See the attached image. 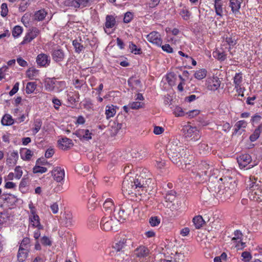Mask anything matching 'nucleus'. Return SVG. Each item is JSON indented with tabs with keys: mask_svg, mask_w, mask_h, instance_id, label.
Here are the masks:
<instances>
[{
	"mask_svg": "<svg viewBox=\"0 0 262 262\" xmlns=\"http://www.w3.org/2000/svg\"><path fill=\"white\" fill-rule=\"evenodd\" d=\"M150 179H146L140 174H137L135 178L125 179L122 182V191L124 195L130 194H137L140 189L146 188L148 185L147 183Z\"/></svg>",
	"mask_w": 262,
	"mask_h": 262,
	"instance_id": "f257e3e1",
	"label": "nucleus"
},
{
	"mask_svg": "<svg viewBox=\"0 0 262 262\" xmlns=\"http://www.w3.org/2000/svg\"><path fill=\"white\" fill-rule=\"evenodd\" d=\"M187 149L182 145L180 142L176 139L173 140L167 145V152L170 160L176 164L184 161L186 156Z\"/></svg>",
	"mask_w": 262,
	"mask_h": 262,
	"instance_id": "f03ea898",
	"label": "nucleus"
},
{
	"mask_svg": "<svg viewBox=\"0 0 262 262\" xmlns=\"http://www.w3.org/2000/svg\"><path fill=\"white\" fill-rule=\"evenodd\" d=\"M249 188V197L250 200L262 201V184L260 181L249 180L247 184Z\"/></svg>",
	"mask_w": 262,
	"mask_h": 262,
	"instance_id": "7ed1b4c3",
	"label": "nucleus"
},
{
	"mask_svg": "<svg viewBox=\"0 0 262 262\" xmlns=\"http://www.w3.org/2000/svg\"><path fill=\"white\" fill-rule=\"evenodd\" d=\"M134 247V242L133 240L125 237L121 238L119 242L116 243L113 248L117 252H125Z\"/></svg>",
	"mask_w": 262,
	"mask_h": 262,
	"instance_id": "20e7f679",
	"label": "nucleus"
},
{
	"mask_svg": "<svg viewBox=\"0 0 262 262\" xmlns=\"http://www.w3.org/2000/svg\"><path fill=\"white\" fill-rule=\"evenodd\" d=\"M118 223V220L112 216H104L100 222V226L103 230L109 231L117 230Z\"/></svg>",
	"mask_w": 262,
	"mask_h": 262,
	"instance_id": "39448f33",
	"label": "nucleus"
},
{
	"mask_svg": "<svg viewBox=\"0 0 262 262\" xmlns=\"http://www.w3.org/2000/svg\"><path fill=\"white\" fill-rule=\"evenodd\" d=\"M183 132L184 136L187 139L196 141L200 137L199 130L196 127H193L190 125L185 126L183 128Z\"/></svg>",
	"mask_w": 262,
	"mask_h": 262,
	"instance_id": "423d86ee",
	"label": "nucleus"
},
{
	"mask_svg": "<svg viewBox=\"0 0 262 262\" xmlns=\"http://www.w3.org/2000/svg\"><path fill=\"white\" fill-rule=\"evenodd\" d=\"M240 168L242 169L248 166L247 169L253 167L256 164H252L251 157L248 154H242L236 158Z\"/></svg>",
	"mask_w": 262,
	"mask_h": 262,
	"instance_id": "0eeeda50",
	"label": "nucleus"
},
{
	"mask_svg": "<svg viewBox=\"0 0 262 262\" xmlns=\"http://www.w3.org/2000/svg\"><path fill=\"white\" fill-rule=\"evenodd\" d=\"M59 222L61 226L68 228L72 227L75 222L73 215L70 211L61 213Z\"/></svg>",
	"mask_w": 262,
	"mask_h": 262,
	"instance_id": "6e6552de",
	"label": "nucleus"
},
{
	"mask_svg": "<svg viewBox=\"0 0 262 262\" xmlns=\"http://www.w3.org/2000/svg\"><path fill=\"white\" fill-rule=\"evenodd\" d=\"M132 210V207H130L129 210H127L126 212L120 206L116 207L113 212L114 217L119 222H123L127 217L128 214Z\"/></svg>",
	"mask_w": 262,
	"mask_h": 262,
	"instance_id": "1a4fd4ad",
	"label": "nucleus"
},
{
	"mask_svg": "<svg viewBox=\"0 0 262 262\" xmlns=\"http://www.w3.org/2000/svg\"><path fill=\"white\" fill-rule=\"evenodd\" d=\"M146 39L150 42L156 45L158 47H161L162 43V39L160 33L156 31L150 32L146 36Z\"/></svg>",
	"mask_w": 262,
	"mask_h": 262,
	"instance_id": "9d476101",
	"label": "nucleus"
},
{
	"mask_svg": "<svg viewBox=\"0 0 262 262\" xmlns=\"http://www.w3.org/2000/svg\"><path fill=\"white\" fill-rule=\"evenodd\" d=\"M51 55L53 60L57 63L62 61L66 56L64 51L59 47L54 49Z\"/></svg>",
	"mask_w": 262,
	"mask_h": 262,
	"instance_id": "9b49d317",
	"label": "nucleus"
},
{
	"mask_svg": "<svg viewBox=\"0 0 262 262\" xmlns=\"http://www.w3.org/2000/svg\"><path fill=\"white\" fill-rule=\"evenodd\" d=\"M36 61L39 66L47 67L50 63L51 58L48 55L44 53H40L37 55Z\"/></svg>",
	"mask_w": 262,
	"mask_h": 262,
	"instance_id": "f8f14e48",
	"label": "nucleus"
},
{
	"mask_svg": "<svg viewBox=\"0 0 262 262\" xmlns=\"http://www.w3.org/2000/svg\"><path fill=\"white\" fill-rule=\"evenodd\" d=\"M234 236L232 237V241L235 244V247L238 249H242L245 247V243L242 242L243 234L239 230L234 232Z\"/></svg>",
	"mask_w": 262,
	"mask_h": 262,
	"instance_id": "ddd939ff",
	"label": "nucleus"
},
{
	"mask_svg": "<svg viewBox=\"0 0 262 262\" xmlns=\"http://www.w3.org/2000/svg\"><path fill=\"white\" fill-rule=\"evenodd\" d=\"M39 33V30L37 28H33L25 35L23 40L21 42V45H24L31 42L33 39L36 37Z\"/></svg>",
	"mask_w": 262,
	"mask_h": 262,
	"instance_id": "4468645a",
	"label": "nucleus"
},
{
	"mask_svg": "<svg viewBox=\"0 0 262 262\" xmlns=\"http://www.w3.org/2000/svg\"><path fill=\"white\" fill-rule=\"evenodd\" d=\"M52 174L54 177V179L57 182H61L64 178V171L61 167H55L52 171Z\"/></svg>",
	"mask_w": 262,
	"mask_h": 262,
	"instance_id": "2eb2a0df",
	"label": "nucleus"
},
{
	"mask_svg": "<svg viewBox=\"0 0 262 262\" xmlns=\"http://www.w3.org/2000/svg\"><path fill=\"white\" fill-rule=\"evenodd\" d=\"M75 134L80 139L89 140L92 139V133L89 129H79L76 131Z\"/></svg>",
	"mask_w": 262,
	"mask_h": 262,
	"instance_id": "dca6fc26",
	"label": "nucleus"
},
{
	"mask_svg": "<svg viewBox=\"0 0 262 262\" xmlns=\"http://www.w3.org/2000/svg\"><path fill=\"white\" fill-rule=\"evenodd\" d=\"M58 142L59 147L62 150H67L73 145L72 140L67 137L59 140Z\"/></svg>",
	"mask_w": 262,
	"mask_h": 262,
	"instance_id": "f3484780",
	"label": "nucleus"
},
{
	"mask_svg": "<svg viewBox=\"0 0 262 262\" xmlns=\"http://www.w3.org/2000/svg\"><path fill=\"white\" fill-rule=\"evenodd\" d=\"M115 18L113 15H107L105 18V28L104 31L105 33L110 34L107 29L113 28L116 25Z\"/></svg>",
	"mask_w": 262,
	"mask_h": 262,
	"instance_id": "a211bd4d",
	"label": "nucleus"
},
{
	"mask_svg": "<svg viewBox=\"0 0 262 262\" xmlns=\"http://www.w3.org/2000/svg\"><path fill=\"white\" fill-rule=\"evenodd\" d=\"M30 250L26 248H23L21 247H19L17 254V260L19 262H24L28 257Z\"/></svg>",
	"mask_w": 262,
	"mask_h": 262,
	"instance_id": "6ab92c4d",
	"label": "nucleus"
},
{
	"mask_svg": "<svg viewBox=\"0 0 262 262\" xmlns=\"http://www.w3.org/2000/svg\"><path fill=\"white\" fill-rule=\"evenodd\" d=\"M56 78H47L45 80V88L48 92H54Z\"/></svg>",
	"mask_w": 262,
	"mask_h": 262,
	"instance_id": "aec40b11",
	"label": "nucleus"
},
{
	"mask_svg": "<svg viewBox=\"0 0 262 262\" xmlns=\"http://www.w3.org/2000/svg\"><path fill=\"white\" fill-rule=\"evenodd\" d=\"M79 99V94L78 92H70L67 94V100L71 105H74Z\"/></svg>",
	"mask_w": 262,
	"mask_h": 262,
	"instance_id": "412c9836",
	"label": "nucleus"
},
{
	"mask_svg": "<svg viewBox=\"0 0 262 262\" xmlns=\"http://www.w3.org/2000/svg\"><path fill=\"white\" fill-rule=\"evenodd\" d=\"M29 220L30 224L33 227H36L38 228V229L42 228V226L41 225L39 222V217L36 213L30 215Z\"/></svg>",
	"mask_w": 262,
	"mask_h": 262,
	"instance_id": "4be33fe9",
	"label": "nucleus"
},
{
	"mask_svg": "<svg viewBox=\"0 0 262 262\" xmlns=\"http://www.w3.org/2000/svg\"><path fill=\"white\" fill-rule=\"evenodd\" d=\"M114 203L111 199H107L103 204V208L105 211L112 213V210L115 208Z\"/></svg>",
	"mask_w": 262,
	"mask_h": 262,
	"instance_id": "5701e85b",
	"label": "nucleus"
},
{
	"mask_svg": "<svg viewBox=\"0 0 262 262\" xmlns=\"http://www.w3.org/2000/svg\"><path fill=\"white\" fill-rule=\"evenodd\" d=\"M128 84L132 89H138L141 88L142 84L140 79H136L135 77H130L128 80Z\"/></svg>",
	"mask_w": 262,
	"mask_h": 262,
	"instance_id": "b1692460",
	"label": "nucleus"
},
{
	"mask_svg": "<svg viewBox=\"0 0 262 262\" xmlns=\"http://www.w3.org/2000/svg\"><path fill=\"white\" fill-rule=\"evenodd\" d=\"M241 5V2L239 0H230L229 6L232 12L235 14L239 13Z\"/></svg>",
	"mask_w": 262,
	"mask_h": 262,
	"instance_id": "393cba45",
	"label": "nucleus"
},
{
	"mask_svg": "<svg viewBox=\"0 0 262 262\" xmlns=\"http://www.w3.org/2000/svg\"><path fill=\"white\" fill-rule=\"evenodd\" d=\"M93 1L94 0H73L72 3L75 7H82L83 8L90 6Z\"/></svg>",
	"mask_w": 262,
	"mask_h": 262,
	"instance_id": "a878e982",
	"label": "nucleus"
},
{
	"mask_svg": "<svg viewBox=\"0 0 262 262\" xmlns=\"http://www.w3.org/2000/svg\"><path fill=\"white\" fill-rule=\"evenodd\" d=\"M220 84L221 81L217 77H213L211 80V81L210 82L208 86V88L210 90L214 91L220 86Z\"/></svg>",
	"mask_w": 262,
	"mask_h": 262,
	"instance_id": "bb28decb",
	"label": "nucleus"
},
{
	"mask_svg": "<svg viewBox=\"0 0 262 262\" xmlns=\"http://www.w3.org/2000/svg\"><path fill=\"white\" fill-rule=\"evenodd\" d=\"M200 166L203 170H204V173L206 175L209 172V170L210 172L211 171L213 168V164L209 161H203L201 162Z\"/></svg>",
	"mask_w": 262,
	"mask_h": 262,
	"instance_id": "cd10ccee",
	"label": "nucleus"
},
{
	"mask_svg": "<svg viewBox=\"0 0 262 262\" xmlns=\"http://www.w3.org/2000/svg\"><path fill=\"white\" fill-rule=\"evenodd\" d=\"M21 158L23 160L29 161L33 156L32 151L29 149H23L20 151Z\"/></svg>",
	"mask_w": 262,
	"mask_h": 262,
	"instance_id": "c85d7f7f",
	"label": "nucleus"
},
{
	"mask_svg": "<svg viewBox=\"0 0 262 262\" xmlns=\"http://www.w3.org/2000/svg\"><path fill=\"white\" fill-rule=\"evenodd\" d=\"M148 252L149 251L147 248L144 246H140L136 249L135 254L138 257H143L146 256L148 254Z\"/></svg>",
	"mask_w": 262,
	"mask_h": 262,
	"instance_id": "c756f323",
	"label": "nucleus"
},
{
	"mask_svg": "<svg viewBox=\"0 0 262 262\" xmlns=\"http://www.w3.org/2000/svg\"><path fill=\"white\" fill-rule=\"evenodd\" d=\"M116 107L113 105H107L105 108V115L107 119L113 117L116 113Z\"/></svg>",
	"mask_w": 262,
	"mask_h": 262,
	"instance_id": "7c9ffc66",
	"label": "nucleus"
},
{
	"mask_svg": "<svg viewBox=\"0 0 262 262\" xmlns=\"http://www.w3.org/2000/svg\"><path fill=\"white\" fill-rule=\"evenodd\" d=\"M214 9L216 14L222 17L223 16V3L221 0H215Z\"/></svg>",
	"mask_w": 262,
	"mask_h": 262,
	"instance_id": "2f4dec72",
	"label": "nucleus"
},
{
	"mask_svg": "<svg viewBox=\"0 0 262 262\" xmlns=\"http://www.w3.org/2000/svg\"><path fill=\"white\" fill-rule=\"evenodd\" d=\"M1 123L3 125L9 126L14 123V120L10 115L7 114L3 117Z\"/></svg>",
	"mask_w": 262,
	"mask_h": 262,
	"instance_id": "473e14b6",
	"label": "nucleus"
},
{
	"mask_svg": "<svg viewBox=\"0 0 262 262\" xmlns=\"http://www.w3.org/2000/svg\"><path fill=\"white\" fill-rule=\"evenodd\" d=\"M262 132V124L259 125L256 128L253 133L250 135L249 139L251 142L255 141L259 137L260 134Z\"/></svg>",
	"mask_w": 262,
	"mask_h": 262,
	"instance_id": "72a5a7b5",
	"label": "nucleus"
},
{
	"mask_svg": "<svg viewBox=\"0 0 262 262\" xmlns=\"http://www.w3.org/2000/svg\"><path fill=\"white\" fill-rule=\"evenodd\" d=\"M213 56L220 61H224L226 59V54L224 51L216 50L213 52Z\"/></svg>",
	"mask_w": 262,
	"mask_h": 262,
	"instance_id": "f704fd0d",
	"label": "nucleus"
},
{
	"mask_svg": "<svg viewBox=\"0 0 262 262\" xmlns=\"http://www.w3.org/2000/svg\"><path fill=\"white\" fill-rule=\"evenodd\" d=\"M243 82V74L241 72L236 73L233 77V83L234 84V88L242 86V83Z\"/></svg>",
	"mask_w": 262,
	"mask_h": 262,
	"instance_id": "c9c22d12",
	"label": "nucleus"
},
{
	"mask_svg": "<svg viewBox=\"0 0 262 262\" xmlns=\"http://www.w3.org/2000/svg\"><path fill=\"white\" fill-rule=\"evenodd\" d=\"M66 87L67 84L64 81L56 80L54 92L59 93L64 90Z\"/></svg>",
	"mask_w": 262,
	"mask_h": 262,
	"instance_id": "e433bc0d",
	"label": "nucleus"
},
{
	"mask_svg": "<svg viewBox=\"0 0 262 262\" xmlns=\"http://www.w3.org/2000/svg\"><path fill=\"white\" fill-rule=\"evenodd\" d=\"M193 224L196 229H200L204 223V221L201 215L195 216L193 219Z\"/></svg>",
	"mask_w": 262,
	"mask_h": 262,
	"instance_id": "4c0bfd02",
	"label": "nucleus"
},
{
	"mask_svg": "<svg viewBox=\"0 0 262 262\" xmlns=\"http://www.w3.org/2000/svg\"><path fill=\"white\" fill-rule=\"evenodd\" d=\"M47 13L43 9L40 10L35 13V18L38 21L42 20L46 16Z\"/></svg>",
	"mask_w": 262,
	"mask_h": 262,
	"instance_id": "58836bf2",
	"label": "nucleus"
},
{
	"mask_svg": "<svg viewBox=\"0 0 262 262\" xmlns=\"http://www.w3.org/2000/svg\"><path fill=\"white\" fill-rule=\"evenodd\" d=\"M206 73L207 72L205 69H200L199 70L195 72L194 76L196 79L198 80H201L206 77Z\"/></svg>",
	"mask_w": 262,
	"mask_h": 262,
	"instance_id": "ea45409f",
	"label": "nucleus"
},
{
	"mask_svg": "<svg viewBox=\"0 0 262 262\" xmlns=\"http://www.w3.org/2000/svg\"><path fill=\"white\" fill-rule=\"evenodd\" d=\"M73 45L75 48V52L79 53L84 49L83 45L81 44L78 40H74L73 41Z\"/></svg>",
	"mask_w": 262,
	"mask_h": 262,
	"instance_id": "a19ab883",
	"label": "nucleus"
},
{
	"mask_svg": "<svg viewBox=\"0 0 262 262\" xmlns=\"http://www.w3.org/2000/svg\"><path fill=\"white\" fill-rule=\"evenodd\" d=\"M31 246L30 239L28 237H25L21 241L19 247H21L23 248H26L30 250Z\"/></svg>",
	"mask_w": 262,
	"mask_h": 262,
	"instance_id": "79ce46f5",
	"label": "nucleus"
},
{
	"mask_svg": "<svg viewBox=\"0 0 262 262\" xmlns=\"http://www.w3.org/2000/svg\"><path fill=\"white\" fill-rule=\"evenodd\" d=\"M18 155L17 151H13L11 153L10 157L7 159V162L10 164H15L18 159Z\"/></svg>",
	"mask_w": 262,
	"mask_h": 262,
	"instance_id": "37998d69",
	"label": "nucleus"
},
{
	"mask_svg": "<svg viewBox=\"0 0 262 262\" xmlns=\"http://www.w3.org/2000/svg\"><path fill=\"white\" fill-rule=\"evenodd\" d=\"M36 84L34 82H28L26 85V91L28 94L32 93L36 88Z\"/></svg>",
	"mask_w": 262,
	"mask_h": 262,
	"instance_id": "c03bdc74",
	"label": "nucleus"
},
{
	"mask_svg": "<svg viewBox=\"0 0 262 262\" xmlns=\"http://www.w3.org/2000/svg\"><path fill=\"white\" fill-rule=\"evenodd\" d=\"M23 31V29L21 27L19 26H15L12 32V36L14 38H17L19 37L22 33Z\"/></svg>",
	"mask_w": 262,
	"mask_h": 262,
	"instance_id": "a18cd8bd",
	"label": "nucleus"
},
{
	"mask_svg": "<svg viewBox=\"0 0 262 262\" xmlns=\"http://www.w3.org/2000/svg\"><path fill=\"white\" fill-rule=\"evenodd\" d=\"M247 125V123L245 120H240L237 122L235 125V132L237 133L239 130L245 128Z\"/></svg>",
	"mask_w": 262,
	"mask_h": 262,
	"instance_id": "49530a36",
	"label": "nucleus"
},
{
	"mask_svg": "<svg viewBox=\"0 0 262 262\" xmlns=\"http://www.w3.org/2000/svg\"><path fill=\"white\" fill-rule=\"evenodd\" d=\"M129 48L131 52L135 54H140L141 53V49L138 48L133 42H129Z\"/></svg>",
	"mask_w": 262,
	"mask_h": 262,
	"instance_id": "de8ad7c7",
	"label": "nucleus"
},
{
	"mask_svg": "<svg viewBox=\"0 0 262 262\" xmlns=\"http://www.w3.org/2000/svg\"><path fill=\"white\" fill-rule=\"evenodd\" d=\"M176 192L174 190H170L167 192L165 199L167 202H172L175 199Z\"/></svg>",
	"mask_w": 262,
	"mask_h": 262,
	"instance_id": "09e8293b",
	"label": "nucleus"
},
{
	"mask_svg": "<svg viewBox=\"0 0 262 262\" xmlns=\"http://www.w3.org/2000/svg\"><path fill=\"white\" fill-rule=\"evenodd\" d=\"M242 261L244 262H250L252 259V255L249 252L244 251L241 254Z\"/></svg>",
	"mask_w": 262,
	"mask_h": 262,
	"instance_id": "8fccbe9b",
	"label": "nucleus"
},
{
	"mask_svg": "<svg viewBox=\"0 0 262 262\" xmlns=\"http://www.w3.org/2000/svg\"><path fill=\"white\" fill-rule=\"evenodd\" d=\"M225 40L230 46H233L236 43V39L235 36L232 37L230 35L226 36Z\"/></svg>",
	"mask_w": 262,
	"mask_h": 262,
	"instance_id": "3c124183",
	"label": "nucleus"
},
{
	"mask_svg": "<svg viewBox=\"0 0 262 262\" xmlns=\"http://www.w3.org/2000/svg\"><path fill=\"white\" fill-rule=\"evenodd\" d=\"M180 14L184 20H188L190 16V12L186 9H182L180 12Z\"/></svg>",
	"mask_w": 262,
	"mask_h": 262,
	"instance_id": "603ef678",
	"label": "nucleus"
},
{
	"mask_svg": "<svg viewBox=\"0 0 262 262\" xmlns=\"http://www.w3.org/2000/svg\"><path fill=\"white\" fill-rule=\"evenodd\" d=\"M149 223L152 227L157 226L160 223V220L157 216H152L149 219Z\"/></svg>",
	"mask_w": 262,
	"mask_h": 262,
	"instance_id": "864d4df0",
	"label": "nucleus"
},
{
	"mask_svg": "<svg viewBox=\"0 0 262 262\" xmlns=\"http://www.w3.org/2000/svg\"><path fill=\"white\" fill-rule=\"evenodd\" d=\"M47 171V168L45 167H41L40 166L36 165L33 168V172L35 173H43L46 172Z\"/></svg>",
	"mask_w": 262,
	"mask_h": 262,
	"instance_id": "5fc2aeb1",
	"label": "nucleus"
},
{
	"mask_svg": "<svg viewBox=\"0 0 262 262\" xmlns=\"http://www.w3.org/2000/svg\"><path fill=\"white\" fill-rule=\"evenodd\" d=\"M142 105L143 103L140 102H133L128 104L129 108L133 110L141 108L142 107Z\"/></svg>",
	"mask_w": 262,
	"mask_h": 262,
	"instance_id": "6e6d98bb",
	"label": "nucleus"
},
{
	"mask_svg": "<svg viewBox=\"0 0 262 262\" xmlns=\"http://www.w3.org/2000/svg\"><path fill=\"white\" fill-rule=\"evenodd\" d=\"M8 12V9L7 4L3 3L1 5V15L2 17H5L7 15Z\"/></svg>",
	"mask_w": 262,
	"mask_h": 262,
	"instance_id": "4d7b16f0",
	"label": "nucleus"
},
{
	"mask_svg": "<svg viewBox=\"0 0 262 262\" xmlns=\"http://www.w3.org/2000/svg\"><path fill=\"white\" fill-rule=\"evenodd\" d=\"M42 123L40 120H36L34 122V127L33 129V133L35 135L40 130Z\"/></svg>",
	"mask_w": 262,
	"mask_h": 262,
	"instance_id": "13d9d810",
	"label": "nucleus"
},
{
	"mask_svg": "<svg viewBox=\"0 0 262 262\" xmlns=\"http://www.w3.org/2000/svg\"><path fill=\"white\" fill-rule=\"evenodd\" d=\"M133 13L132 12H127L124 14V18H123L124 23H129L132 20V19H133Z\"/></svg>",
	"mask_w": 262,
	"mask_h": 262,
	"instance_id": "bf43d9fd",
	"label": "nucleus"
},
{
	"mask_svg": "<svg viewBox=\"0 0 262 262\" xmlns=\"http://www.w3.org/2000/svg\"><path fill=\"white\" fill-rule=\"evenodd\" d=\"M173 113L177 117H180L184 115V112L183 111L182 108L179 106H177L174 108Z\"/></svg>",
	"mask_w": 262,
	"mask_h": 262,
	"instance_id": "052dcab7",
	"label": "nucleus"
},
{
	"mask_svg": "<svg viewBox=\"0 0 262 262\" xmlns=\"http://www.w3.org/2000/svg\"><path fill=\"white\" fill-rule=\"evenodd\" d=\"M15 178L17 179H19L23 174V171L21 169V167L19 166H16L15 168Z\"/></svg>",
	"mask_w": 262,
	"mask_h": 262,
	"instance_id": "680f3d73",
	"label": "nucleus"
},
{
	"mask_svg": "<svg viewBox=\"0 0 262 262\" xmlns=\"http://www.w3.org/2000/svg\"><path fill=\"white\" fill-rule=\"evenodd\" d=\"M41 243L45 246H50L52 244L49 238L46 236H43L41 239Z\"/></svg>",
	"mask_w": 262,
	"mask_h": 262,
	"instance_id": "e2e57ef3",
	"label": "nucleus"
},
{
	"mask_svg": "<svg viewBox=\"0 0 262 262\" xmlns=\"http://www.w3.org/2000/svg\"><path fill=\"white\" fill-rule=\"evenodd\" d=\"M73 84L76 89L80 90L83 84V80L76 79L74 81Z\"/></svg>",
	"mask_w": 262,
	"mask_h": 262,
	"instance_id": "0e129e2a",
	"label": "nucleus"
},
{
	"mask_svg": "<svg viewBox=\"0 0 262 262\" xmlns=\"http://www.w3.org/2000/svg\"><path fill=\"white\" fill-rule=\"evenodd\" d=\"M19 83L18 82H17L14 85L12 89L9 92L10 96H12L14 95L18 90Z\"/></svg>",
	"mask_w": 262,
	"mask_h": 262,
	"instance_id": "69168bd1",
	"label": "nucleus"
},
{
	"mask_svg": "<svg viewBox=\"0 0 262 262\" xmlns=\"http://www.w3.org/2000/svg\"><path fill=\"white\" fill-rule=\"evenodd\" d=\"M209 148L208 145L205 143H202L199 145V149L200 152L207 151L209 150Z\"/></svg>",
	"mask_w": 262,
	"mask_h": 262,
	"instance_id": "338daca9",
	"label": "nucleus"
},
{
	"mask_svg": "<svg viewBox=\"0 0 262 262\" xmlns=\"http://www.w3.org/2000/svg\"><path fill=\"white\" fill-rule=\"evenodd\" d=\"M16 61L18 64L23 67H26L28 66V63L26 61H25L21 57H19L16 59Z\"/></svg>",
	"mask_w": 262,
	"mask_h": 262,
	"instance_id": "774afa93",
	"label": "nucleus"
}]
</instances>
